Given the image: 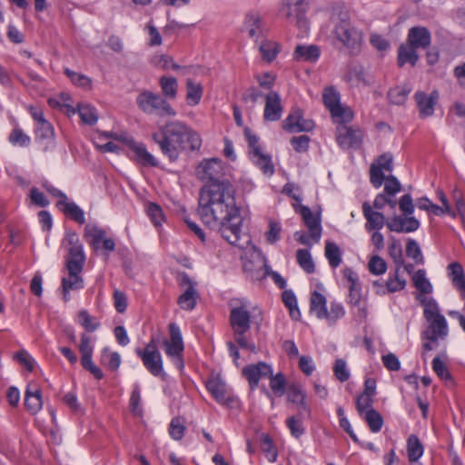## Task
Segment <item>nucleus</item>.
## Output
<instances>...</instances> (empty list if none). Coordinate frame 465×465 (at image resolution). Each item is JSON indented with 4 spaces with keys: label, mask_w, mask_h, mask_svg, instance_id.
Returning a JSON list of instances; mask_svg holds the SVG:
<instances>
[{
    "label": "nucleus",
    "mask_w": 465,
    "mask_h": 465,
    "mask_svg": "<svg viewBox=\"0 0 465 465\" xmlns=\"http://www.w3.org/2000/svg\"><path fill=\"white\" fill-rule=\"evenodd\" d=\"M196 175L206 183L199 197L198 214L201 220L212 229L218 228L229 243L242 248L243 219L236 205L234 187L223 179L222 161L216 158L202 161L196 168Z\"/></svg>",
    "instance_id": "1"
},
{
    "label": "nucleus",
    "mask_w": 465,
    "mask_h": 465,
    "mask_svg": "<svg viewBox=\"0 0 465 465\" xmlns=\"http://www.w3.org/2000/svg\"><path fill=\"white\" fill-rule=\"evenodd\" d=\"M162 153L174 162L187 148L198 151L202 145L200 134L182 121H169L152 134Z\"/></svg>",
    "instance_id": "2"
},
{
    "label": "nucleus",
    "mask_w": 465,
    "mask_h": 465,
    "mask_svg": "<svg viewBox=\"0 0 465 465\" xmlns=\"http://www.w3.org/2000/svg\"><path fill=\"white\" fill-rule=\"evenodd\" d=\"M230 324L234 341L243 349L255 351V345L247 339L252 319L262 321V312L245 298H234L229 302Z\"/></svg>",
    "instance_id": "3"
},
{
    "label": "nucleus",
    "mask_w": 465,
    "mask_h": 465,
    "mask_svg": "<svg viewBox=\"0 0 465 465\" xmlns=\"http://www.w3.org/2000/svg\"><path fill=\"white\" fill-rule=\"evenodd\" d=\"M334 37L352 54L360 52L362 43V35L351 25L347 12H341L332 17Z\"/></svg>",
    "instance_id": "4"
},
{
    "label": "nucleus",
    "mask_w": 465,
    "mask_h": 465,
    "mask_svg": "<svg viewBox=\"0 0 465 465\" xmlns=\"http://www.w3.org/2000/svg\"><path fill=\"white\" fill-rule=\"evenodd\" d=\"M310 311L318 319L325 320L330 326L334 325L338 320L345 315L343 306L337 302H331L328 310L326 298L316 291L311 295Z\"/></svg>",
    "instance_id": "5"
},
{
    "label": "nucleus",
    "mask_w": 465,
    "mask_h": 465,
    "mask_svg": "<svg viewBox=\"0 0 465 465\" xmlns=\"http://www.w3.org/2000/svg\"><path fill=\"white\" fill-rule=\"evenodd\" d=\"M136 104L139 109L147 114H156L160 117L176 115L175 110L164 98L150 91L141 92L136 98Z\"/></svg>",
    "instance_id": "6"
},
{
    "label": "nucleus",
    "mask_w": 465,
    "mask_h": 465,
    "mask_svg": "<svg viewBox=\"0 0 465 465\" xmlns=\"http://www.w3.org/2000/svg\"><path fill=\"white\" fill-rule=\"evenodd\" d=\"M424 316L429 322L428 330L424 332V338L430 341L445 339L448 336V323L435 304H430L424 309Z\"/></svg>",
    "instance_id": "7"
},
{
    "label": "nucleus",
    "mask_w": 465,
    "mask_h": 465,
    "mask_svg": "<svg viewBox=\"0 0 465 465\" xmlns=\"http://www.w3.org/2000/svg\"><path fill=\"white\" fill-rule=\"evenodd\" d=\"M341 96L338 91L332 86L326 87L322 94V101L326 108L330 111L331 117L339 124L350 122L352 119V112L341 104Z\"/></svg>",
    "instance_id": "8"
},
{
    "label": "nucleus",
    "mask_w": 465,
    "mask_h": 465,
    "mask_svg": "<svg viewBox=\"0 0 465 465\" xmlns=\"http://www.w3.org/2000/svg\"><path fill=\"white\" fill-rule=\"evenodd\" d=\"M244 133L249 144V153L252 161L264 174L272 175L274 173V166L271 156L262 152L259 144V138L255 134L248 129Z\"/></svg>",
    "instance_id": "9"
},
{
    "label": "nucleus",
    "mask_w": 465,
    "mask_h": 465,
    "mask_svg": "<svg viewBox=\"0 0 465 465\" xmlns=\"http://www.w3.org/2000/svg\"><path fill=\"white\" fill-rule=\"evenodd\" d=\"M177 281L182 290V294L177 299L178 305L184 311L193 310L199 298L197 282L184 272L178 276Z\"/></svg>",
    "instance_id": "10"
},
{
    "label": "nucleus",
    "mask_w": 465,
    "mask_h": 465,
    "mask_svg": "<svg viewBox=\"0 0 465 465\" xmlns=\"http://www.w3.org/2000/svg\"><path fill=\"white\" fill-rule=\"evenodd\" d=\"M136 353L140 356L144 367L153 376H158L163 371V361L156 344L152 340L143 350L136 349Z\"/></svg>",
    "instance_id": "11"
},
{
    "label": "nucleus",
    "mask_w": 465,
    "mask_h": 465,
    "mask_svg": "<svg viewBox=\"0 0 465 465\" xmlns=\"http://www.w3.org/2000/svg\"><path fill=\"white\" fill-rule=\"evenodd\" d=\"M336 139L343 149L358 148L362 141V133L352 127L340 124L337 127Z\"/></svg>",
    "instance_id": "12"
},
{
    "label": "nucleus",
    "mask_w": 465,
    "mask_h": 465,
    "mask_svg": "<svg viewBox=\"0 0 465 465\" xmlns=\"http://www.w3.org/2000/svg\"><path fill=\"white\" fill-rule=\"evenodd\" d=\"M393 158L390 153H384L378 159V163H372L370 168V180L375 188H380L385 179L383 172L392 171Z\"/></svg>",
    "instance_id": "13"
},
{
    "label": "nucleus",
    "mask_w": 465,
    "mask_h": 465,
    "mask_svg": "<svg viewBox=\"0 0 465 465\" xmlns=\"http://www.w3.org/2000/svg\"><path fill=\"white\" fill-rule=\"evenodd\" d=\"M304 0H287V2L280 9V15L292 23L298 25H306L303 19Z\"/></svg>",
    "instance_id": "14"
},
{
    "label": "nucleus",
    "mask_w": 465,
    "mask_h": 465,
    "mask_svg": "<svg viewBox=\"0 0 465 465\" xmlns=\"http://www.w3.org/2000/svg\"><path fill=\"white\" fill-rule=\"evenodd\" d=\"M414 99L420 117L426 118L433 115L434 107L439 100V94L437 91H432L430 94L418 91L414 94Z\"/></svg>",
    "instance_id": "15"
},
{
    "label": "nucleus",
    "mask_w": 465,
    "mask_h": 465,
    "mask_svg": "<svg viewBox=\"0 0 465 465\" xmlns=\"http://www.w3.org/2000/svg\"><path fill=\"white\" fill-rule=\"evenodd\" d=\"M206 387L219 403L232 406L235 399L220 378L210 379L206 383Z\"/></svg>",
    "instance_id": "16"
},
{
    "label": "nucleus",
    "mask_w": 465,
    "mask_h": 465,
    "mask_svg": "<svg viewBox=\"0 0 465 465\" xmlns=\"http://www.w3.org/2000/svg\"><path fill=\"white\" fill-rule=\"evenodd\" d=\"M272 370L271 365L265 362H259L257 364H251L242 369V375L248 380L250 387L254 390L259 381L262 378L272 376Z\"/></svg>",
    "instance_id": "17"
},
{
    "label": "nucleus",
    "mask_w": 465,
    "mask_h": 465,
    "mask_svg": "<svg viewBox=\"0 0 465 465\" xmlns=\"http://www.w3.org/2000/svg\"><path fill=\"white\" fill-rule=\"evenodd\" d=\"M282 127L290 133L308 132L313 128V123L303 119L301 110L294 109L284 120Z\"/></svg>",
    "instance_id": "18"
},
{
    "label": "nucleus",
    "mask_w": 465,
    "mask_h": 465,
    "mask_svg": "<svg viewBox=\"0 0 465 465\" xmlns=\"http://www.w3.org/2000/svg\"><path fill=\"white\" fill-rule=\"evenodd\" d=\"M407 43L417 49H426L431 43L430 32L424 26H413L409 29Z\"/></svg>",
    "instance_id": "19"
},
{
    "label": "nucleus",
    "mask_w": 465,
    "mask_h": 465,
    "mask_svg": "<svg viewBox=\"0 0 465 465\" xmlns=\"http://www.w3.org/2000/svg\"><path fill=\"white\" fill-rule=\"evenodd\" d=\"M282 114V107L280 95L276 92H270L265 95L264 119L274 122L281 118Z\"/></svg>",
    "instance_id": "20"
},
{
    "label": "nucleus",
    "mask_w": 465,
    "mask_h": 465,
    "mask_svg": "<svg viewBox=\"0 0 465 465\" xmlns=\"http://www.w3.org/2000/svg\"><path fill=\"white\" fill-rule=\"evenodd\" d=\"M67 276L63 277L62 279V292L63 299L64 302H68L70 300L69 292L70 291H78L84 288V280L80 273L82 271H73L67 270Z\"/></svg>",
    "instance_id": "21"
},
{
    "label": "nucleus",
    "mask_w": 465,
    "mask_h": 465,
    "mask_svg": "<svg viewBox=\"0 0 465 465\" xmlns=\"http://www.w3.org/2000/svg\"><path fill=\"white\" fill-rule=\"evenodd\" d=\"M420 223L414 217L395 216L387 223V227L391 232H411L418 230Z\"/></svg>",
    "instance_id": "22"
},
{
    "label": "nucleus",
    "mask_w": 465,
    "mask_h": 465,
    "mask_svg": "<svg viewBox=\"0 0 465 465\" xmlns=\"http://www.w3.org/2000/svg\"><path fill=\"white\" fill-rule=\"evenodd\" d=\"M343 277L349 282L348 303L352 306L361 302V288L357 274L350 268L343 270Z\"/></svg>",
    "instance_id": "23"
},
{
    "label": "nucleus",
    "mask_w": 465,
    "mask_h": 465,
    "mask_svg": "<svg viewBox=\"0 0 465 465\" xmlns=\"http://www.w3.org/2000/svg\"><path fill=\"white\" fill-rule=\"evenodd\" d=\"M362 213L366 219L365 227L368 231L381 230L385 224L384 215L372 210L369 203L362 204Z\"/></svg>",
    "instance_id": "24"
},
{
    "label": "nucleus",
    "mask_w": 465,
    "mask_h": 465,
    "mask_svg": "<svg viewBox=\"0 0 465 465\" xmlns=\"http://www.w3.org/2000/svg\"><path fill=\"white\" fill-rule=\"evenodd\" d=\"M301 214L306 226L308 227L309 232H311V236L313 242H318L322 235L320 219L312 213L309 207L306 206L302 207Z\"/></svg>",
    "instance_id": "25"
},
{
    "label": "nucleus",
    "mask_w": 465,
    "mask_h": 465,
    "mask_svg": "<svg viewBox=\"0 0 465 465\" xmlns=\"http://www.w3.org/2000/svg\"><path fill=\"white\" fill-rule=\"evenodd\" d=\"M41 391L36 385H28L25 394V406L32 414L37 413L42 408Z\"/></svg>",
    "instance_id": "26"
},
{
    "label": "nucleus",
    "mask_w": 465,
    "mask_h": 465,
    "mask_svg": "<svg viewBox=\"0 0 465 465\" xmlns=\"http://www.w3.org/2000/svg\"><path fill=\"white\" fill-rule=\"evenodd\" d=\"M244 29L252 38H258L264 32V25L261 15L258 13H249L245 16Z\"/></svg>",
    "instance_id": "27"
},
{
    "label": "nucleus",
    "mask_w": 465,
    "mask_h": 465,
    "mask_svg": "<svg viewBox=\"0 0 465 465\" xmlns=\"http://www.w3.org/2000/svg\"><path fill=\"white\" fill-rule=\"evenodd\" d=\"M56 206L65 215L74 220L76 223L83 224L85 223L84 213L83 210L74 203L69 202L68 198L65 201H58Z\"/></svg>",
    "instance_id": "28"
},
{
    "label": "nucleus",
    "mask_w": 465,
    "mask_h": 465,
    "mask_svg": "<svg viewBox=\"0 0 465 465\" xmlns=\"http://www.w3.org/2000/svg\"><path fill=\"white\" fill-rule=\"evenodd\" d=\"M67 112L70 114H75L78 112L82 122L88 125L94 124L98 120V114L96 109L88 104H81L78 105L77 110L74 107H67Z\"/></svg>",
    "instance_id": "29"
},
{
    "label": "nucleus",
    "mask_w": 465,
    "mask_h": 465,
    "mask_svg": "<svg viewBox=\"0 0 465 465\" xmlns=\"http://www.w3.org/2000/svg\"><path fill=\"white\" fill-rule=\"evenodd\" d=\"M281 51V45L271 39H264L259 45V52L266 63L274 61Z\"/></svg>",
    "instance_id": "30"
},
{
    "label": "nucleus",
    "mask_w": 465,
    "mask_h": 465,
    "mask_svg": "<svg viewBox=\"0 0 465 465\" xmlns=\"http://www.w3.org/2000/svg\"><path fill=\"white\" fill-rule=\"evenodd\" d=\"M417 48L410 44L401 45L398 49V64L403 66L405 64H410L414 66L419 59Z\"/></svg>",
    "instance_id": "31"
},
{
    "label": "nucleus",
    "mask_w": 465,
    "mask_h": 465,
    "mask_svg": "<svg viewBox=\"0 0 465 465\" xmlns=\"http://www.w3.org/2000/svg\"><path fill=\"white\" fill-rule=\"evenodd\" d=\"M203 89L201 84L195 83L192 79L186 80V103L189 106L193 107L199 104Z\"/></svg>",
    "instance_id": "32"
},
{
    "label": "nucleus",
    "mask_w": 465,
    "mask_h": 465,
    "mask_svg": "<svg viewBox=\"0 0 465 465\" xmlns=\"http://www.w3.org/2000/svg\"><path fill=\"white\" fill-rule=\"evenodd\" d=\"M130 148L135 153L138 161L143 165L157 166V164H158L157 160L152 153H150L147 151L146 146L143 143L134 142L130 144Z\"/></svg>",
    "instance_id": "33"
},
{
    "label": "nucleus",
    "mask_w": 465,
    "mask_h": 465,
    "mask_svg": "<svg viewBox=\"0 0 465 465\" xmlns=\"http://www.w3.org/2000/svg\"><path fill=\"white\" fill-rule=\"evenodd\" d=\"M293 56L298 61L315 62L320 56V50L316 45H297Z\"/></svg>",
    "instance_id": "34"
},
{
    "label": "nucleus",
    "mask_w": 465,
    "mask_h": 465,
    "mask_svg": "<svg viewBox=\"0 0 465 465\" xmlns=\"http://www.w3.org/2000/svg\"><path fill=\"white\" fill-rule=\"evenodd\" d=\"M448 269L453 285L461 292H465V276L461 265L458 262H452Z\"/></svg>",
    "instance_id": "35"
},
{
    "label": "nucleus",
    "mask_w": 465,
    "mask_h": 465,
    "mask_svg": "<svg viewBox=\"0 0 465 465\" xmlns=\"http://www.w3.org/2000/svg\"><path fill=\"white\" fill-rule=\"evenodd\" d=\"M287 397L288 401L299 405L303 411L310 412V408L305 401L306 395L300 386L292 385L289 387Z\"/></svg>",
    "instance_id": "36"
},
{
    "label": "nucleus",
    "mask_w": 465,
    "mask_h": 465,
    "mask_svg": "<svg viewBox=\"0 0 465 465\" xmlns=\"http://www.w3.org/2000/svg\"><path fill=\"white\" fill-rule=\"evenodd\" d=\"M104 231L96 225L87 224L84 227V238L86 239L87 242L94 247V249L99 248L100 242L104 239Z\"/></svg>",
    "instance_id": "37"
},
{
    "label": "nucleus",
    "mask_w": 465,
    "mask_h": 465,
    "mask_svg": "<svg viewBox=\"0 0 465 465\" xmlns=\"http://www.w3.org/2000/svg\"><path fill=\"white\" fill-rule=\"evenodd\" d=\"M423 453V446L417 436L411 435L407 440V454L411 462L417 461Z\"/></svg>",
    "instance_id": "38"
},
{
    "label": "nucleus",
    "mask_w": 465,
    "mask_h": 465,
    "mask_svg": "<svg viewBox=\"0 0 465 465\" xmlns=\"http://www.w3.org/2000/svg\"><path fill=\"white\" fill-rule=\"evenodd\" d=\"M411 92V88L408 85L396 86L389 91L388 98L391 104L401 105L405 103Z\"/></svg>",
    "instance_id": "39"
},
{
    "label": "nucleus",
    "mask_w": 465,
    "mask_h": 465,
    "mask_svg": "<svg viewBox=\"0 0 465 465\" xmlns=\"http://www.w3.org/2000/svg\"><path fill=\"white\" fill-rule=\"evenodd\" d=\"M325 256L332 268L338 267L341 263V252L340 247L332 242H326Z\"/></svg>",
    "instance_id": "40"
},
{
    "label": "nucleus",
    "mask_w": 465,
    "mask_h": 465,
    "mask_svg": "<svg viewBox=\"0 0 465 465\" xmlns=\"http://www.w3.org/2000/svg\"><path fill=\"white\" fill-rule=\"evenodd\" d=\"M160 86L163 94L168 99H175L177 95L178 84L174 77L162 76L160 78Z\"/></svg>",
    "instance_id": "41"
},
{
    "label": "nucleus",
    "mask_w": 465,
    "mask_h": 465,
    "mask_svg": "<svg viewBox=\"0 0 465 465\" xmlns=\"http://www.w3.org/2000/svg\"><path fill=\"white\" fill-rule=\"evenodd\" d=\"M36 139L47 141L48 143H53L54 139V131L52 124L48 122H42L35 126Z\"/></svg>",
    "instance_id": "42"
},
{
    "label": "nucleus",
    "mask_w": 465,
    "mask_h": 465,
    "mask_svg": "<svg viewBox=\"0 0 465 465\" xmlns=\"http://www.w3.org/2000/svg\"><path fill=\"white\" fill-rule=\"evenodd\" d=\"M361 417L368 423L372 432H378L381 430L383 424V420L378 411L375 410H367V411H365Z\"/></svg>",
    "instance_id": "43"
},
{
    "label": "nucleus",
    "mask_w": 465,
    "mask_h": 465,
    "mask_svg": "<svg viewBox=\"0 0 465 465\" xmlns=\"http://www.w3.org/2000/svg\"><path fill=\"white\" fill-rule=\"evenodd\" d=\"M412 281L416 289L419 290L420 292L430 293L432 291V286L429 280L426 278V273L424 270H418L414 273Z\"/></svg>",
    "instance_id": "44"
},
{
    "label": "nucleus",
    "mask_w": 465,
    "mask_h": 465,
    "mask_svg": "<svg viewBox=\"0 0 465 465\" xmlns=\"http://www.w3.org/2000/svg\"><path fill=\"white\" fill-rule=\"evenodd\" d=\"M297 262L299 265L308 273L314 272L315 266L312 255L308 250L300 249L297 251Z\"/></svg>",
    "instance_id": "45"
},
{
    "label": "nucleus",
    "mask_w": 465,
    "mask_h": 465,
    "mask_svg": "<svg viewBox=\"0 0 465 465\" xmlns=\"http://www.w3.org/2000/svg\"><path fill=\"white\" fill-rule=\"evenodd\" d=\"M77 319L79 324L83 326L87 331H94L100 326L99 322L92 317L85 310L79 312Z\"/></svg>",
    "instance_id": "46"
},
{
    "label": "nucleus",
    "mask_w": 465,
    "mask_h": 465,
    "mask_svg": "<svg viewBox=\"0 0 465 465\" xmlns=\"http://www.w3.org/2000/svg\"><path fill=\"white\" fill-rule=\"evenodd\" d=\"M166 353L167 355L175 358L176 364L179 368H183V363L182 359L180 358V354L183 350V343L178 341H166Z\"/></svg>",
    "instance_id": "47"
},
{
    "label": "nucleus",
    "mask_w": 465,
    "mask_h": 465,
    "mask_svg": "<svg viewBox=\"0 0 465 465\" xmlns=\"http://www.w3.org/2000/svg\"><path fill=\"white\" fill-rule=\"evenodd\" d=\"M282 302L290 310L291 316L293 319H298L300 312L298 310L297 300L294 293L292 291H284L282 292Z\"/></svg>",
    "instance_id": "48"
},
{
    "label": "nucleus",
    "mask_w": 465,
    "mask_h": 465,
    "mask_svg": "<svg viewBox=\"0 0 465 465\" xmlns=\"http://www.w3.org/2000/svg\"><path fill=\"white\" fill-rule=\"evenodd\" d=\"M102 362L112 371H116L121 364V356L118 352H110L107 348L104 349Z\"/></svg>",
    "instance_id": "49"
},
{
    "label": "nucleus",
    "mask_w": 465,
    "mask_h": 465,
    "mask_svg": "<svg viewBox=\"0 0 465 465\" xmlns=\"http://www.w3.org/2000/svg\"><path fill=\"white\" fill-rule=\"evenodd\" d=\"M64 74L74 84L79 87L88 88L91 86V79L83 74L74 72L68 68L64 69Z\"/></svg>",
    "instance_id": "50"
},
{
    "label": "nucleus",
    "mask_w": 465,
    "mask_h": 465,
    "mask_svg": "<svg viewBox=\"0 0 465 465\" xmlns=\"http://www.w3.org/2000/svg\"><path fill=\"white\" fill-rule=\"evenodd\" d=\"M406 254L408 257L413 259L415 262L418 264H421L424 262V258L421 253L420 248L418 242L413 239H410L408 241L406 246Z\"/></svg>",
    "instance_id": "51"
},
{
    "label": "nucleus",
    "mask_w": 465,
    "mask_h": 465,
    "mask_svg": "<svg viewBox=\"0 0 465 465\" xmlns=\"http://www.w3.org/2000/svg\"><path fill=\"white\" fill-rule=\"evenodd\" d=\"M389 253L396 264V268H401V265H403V256L401 244L399 241L391 240L389 245Z\"/></svg>",
    "instance_id": "52"
},
{
    "label": "nucleus",
    "mask_w": 465,
    "mask_h": 465,
    "mask_svg": "<svg viewBox=\"0 0 465 465\" xmlns=\"http://www.w3.org/2000/svg\"><path fill=\"white\" fill-rule=\"evenodd\" d=\"M349 81L354 85H368L367 74L361 67H353L348 74Z\"/></svg>",
    "instance_id": "53"
},
{
    "label": "nucleus",
    "mask_w": 465,
    "mask_h": 465,
    "mask_svg": "<svg viewBox=\"0 0 465 465\" xmlns=\"http://www.w3.org/2000/svg\"><path fill=\"white\" fill-rule=\"evenodd\" d=\"M368 269L372 274L381 275L387 270L386 262L380 256H372L368 263Z\"/></svg>",
    "instance_id": "54"
},
{
    "label": "nucleus",
    "mask_w": 465,
    "mask_h": 465,
    "mask_svg": "<svg viewBox=\"0 0 465 465\" xmlns=\"http://www.w3.org/2000/svg\"><path fill=\"white\" fill-rule=\"evenodd\" d=\"M184 422L181 418H173L169 426V433L173 440H181L184 434Z\"/></svg>",
    "instance_id": "55"
},
{
    "label": "nucleus",
    "mask_w": 465,
    "mask_h": 465,
    "mask_svg": "<svg viewBox=\"0 0 465 465\" xmlns=\"http://www.w3.org/2000/svg\"><path fill=\"white\" fill-rule=\"evenodd\" d=\"M9 141L14 145L27 146L31 139L20 128H15L10 134Z\"/></svg>",
    "instance_id": "56"
},
{
    "label": "nucleus",
    "mask_w": 465,
    "mask_h": 465,
    "mask_svg": "<svg viewBox=\"0 0 465 465\" xmlns=\"http://www.w3.org/2000/svg\"><path fill=\"white\" fill-rule=\"evenodd\" d=\"M147 214L150 217L152 223L155 226L161 225L162 222L163 221V213L161 207L153 203H150L146 209Z\"/></svg>",
    "instance_id": "57"
},
{
    "label": "nucleus",
    "mask_w": 465,
    "mask_h": 465,
    "mask_svg": "<svg viewBox=\"0 0 465 465\" xmlns=\"http://www.w3.org/2000/svg\"><path fill=\"white\" fill-rule=\"evenodd\" d=\"M270 378V387L272 391L278 396H282L285 391V379L282 373L275 376L272 374Z\"/></svg>",
    "instance_id": "58"
},
{
    "label": "nucleus",
    "mask_w": 465,
    "mask_h": 465,
    "mask_svg": "<svg viewBox=\"0 0 465 465\" xmlns=\"http://www.w3.org/2000/svg\"><path fill=\"white\" fill-rule=\"evenodd\" d=\"M78 350L81 353V356L93 355L94 339L86 333H82L80 338V343L78 345Z\"/></svg>",
    "instance_id": "59"
},
{
    "label": "nucleus",
    "mask_w": 465,
    "mask_h": 465,
    "mask_svg": "<svg viewBox=\"0 0 465 465\" xmlns=\"http://www.w3.org/2000/svg\"><path fill=\"white\" fill-rule=\"evenodd\" d=\"M333 371L336 378L341 382L346 381L350 377V371L347 368L346 361L342 359L336 360Z\"/></svg>",
    "instance_id": "60"
},
{
    "label": "nucleus",
    "mask_w": 465,
    "mask_h": 465,
    "mask_svg": "<svg viewBox=\"0 0 465 465\" xmlns=\"http://www.w3.org/2000/svg\"><path fill=\"white\" fill-rule=\"evenodd\" d=\"M400 268H396L394 278L389 279L387 282L388 292H395L404 289L406 281L399 275Z\"/></svg>",
    "instance_id": "61"
},
{
    "label": "nucleus",
    "mask_w": 465,
    "mask_h": 465,
    "mask_svg": "<svg viewBox=\"0 0 465 465\" xmlns=\"http://www.w3.org/2000/svg\"><path fill=\"white\" fill-rule=\"evenodd\" d=\"M383 182L385 183V184H384V192L388 195L393 196L398 192L401 191V183H400V182L398 181V179L395 176L389 175V176L385 177Z\"/></svg>",
    "instance_id": "62"
},
{
    "label": "nucleus",
    "mask_w": 465,
    "mask_h": 465,
    "mask_svg": "<svg viewBox=\"0 0 465 465\" xmlns=\"http://www.w3.org/2000/svg\"><path fill=\"white\" fill-rule=\"evenodd\" d=\"M432 369L434 372L444 381L450 380L451 376L445 365V363L438 357L432 361Z\"/></svg>",
    "instance_id": "63"
},
{
    "label": "nucleus",
    "mask_w": 465,
    "mask_h": 465,
    "mask_svg": "<svg viewBox=\"0 0 465 465\" xmlns=\"http://www.w3.org/2000/svg\"><path fill=\"white\" fill-rule=\"evenodd\" d=\"M370 43L376 50L380 52L387 51L391 46L390 42L385 37L378 34L371 35Z\"/></svg>",
    "instance_id": "64"
}]
</instances>
